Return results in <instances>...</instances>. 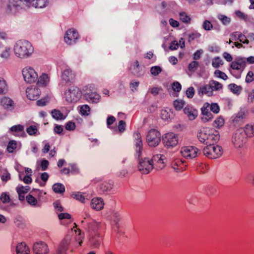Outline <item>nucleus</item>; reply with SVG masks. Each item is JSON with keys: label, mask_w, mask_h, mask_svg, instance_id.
<instances>
[{"label": "nucleus", "mask_w": 254, "mask_h": 254, "mask_svg": "<svg viewBox=\"0 0 254 254\" xmlns=\"http://www.w3.org/2000/svg\"><path fill=\"white\" fill-rule=\"evenodd\" d=\"M48 3V0H9L6 8V12L15 14L22 9L31 6L35 8H43Z\"/></svg>", "instance_id": "nucleus-1"}, {"label": "nucleus", "mask_w": 254, "mask_h": 254, "mask_svg": "<svg viewBox=\"0 0 254 254\" xmlns=\"http://www.w3.org/2000/svg\"><path fill=\"white\" fill-rule=\"evenodd\" d=\"M246 136L249 137L254 136V125H247L245 128H240L233 134L232 141L236 148L243 146L247 140Z\"/></svg>", "instance_id": "nucleus-2"}, {"label": "nucleus", "mask_w": 254, "mask_h": 254, "mask_svg": "<svg viewBox=\"0 0 254 254\" xmlns=\"http://www.w3.org/2000/svg\"><path fill=\"white\" fill-rule=\"evenodd\" d=\"M34 47L31 43L25 40L17 41L14 46L15 56L21 59L30 57L34 52Z\"/></svg>", "instance_id": "nucleus-3"}, {"label": "nucleus", "mask_w": 254, "mask_h": 254, "mask_svg": "<svg viewBox=\"0 0 254 254\" xmlns=\"http://www.w3.org/2000/svg\"><path fill=\"white\" fill-rule=\"evenodd\" d=\"M199 141L204 144L210 145L215 143L219 139L218 132L213 129L204 128L197 134Z\"/></svg>", "instance_id": "nucleus-4"}, {"label": "nucleus", "mask_w": 254, "mask_h": 254, "mask_svg": "<svg viewBox=\"0 0 254 254\" xmlns=\"http://www.w3.org/2000/svg\"><path fill=\"white\" fill-rule=\"evenodd\" d=\"M222 148L220 146L214 144L208 145L203 149V154L210 159L219 158L222 155Z\"/></svg>", "instance_id": "nucleus-5"}, {"label": "nucleus", "mask_w": 254, "mask_h": 254, "mask_svg": "<svg viewBox=\"0 0 254 254\" xmlns=\"http://www.w3.org/2000/svg\"><path fill=\"white\" fill-rule=\"evenodd\" d=\"M82 93L80 89L75 86H72L66 90L64 93L65 100L70 103L77 102L81 98Z\"/></svg>", "instance_id": "nucleus-6"}, {"label": "nucleus", "mask_w": 254, "mask_h": 254, "mask_svg": "<svg viewBox=\"0 0 254 254\" xmlns=\"http://www.w3.org/2000/svg\"><path fill=\"white\" fill-rule=\"evenodd\" d=\"M161 141V134L156 129L150 130L146 135V141L149 146H157Z\"/></svg>", "instance_id": "nucleus-7"}, {"label": "nucleus", "mask_w": 254, "mask_h": 254, "mask_svg": "<svg viewBox=\"0 0 254 254\" xmlns=\"http://www.w3.org/2000/svg\"><path fill=\"white\" fill-rule=\"evenodd\" d=\"M22 71L26 82L32 83L37 81L38 74L32 67L30 66L25 67L22 69Z\"/></svg>", "instance_id": "nucleus-8"}, {"label": "nucleus", "mask_w": 254, "mask_h": 254, "mask_svg": "<svg viewBox=\"0 0 254 254\" xmlns=\"http://www.w3.org/2000/svg\"><path fill=\"white\" fill-rule=\"evenodd\" d=\"M181 154L187 159H192L200 154L201 151L197 147L193 146H185L181 148Z\"/></svg>", "instance_id": "nucleus-9"}, {"label": "nucleus", "mask_w": 254, "mask_h": 254, "mask_svg": "<svg viewBox=\"0 0 254 254\" xmlns=\"http://www.w3.org/2000/svg\"><path fill=\"white\" fill-rule=\"evenodd\" d=\"M162 142L168 148L175 146L178 143V135L173 132L167 133L163 137Z\"/></svg>", "instance_id": "nucleus-10"}, {"label": "nucleus", "mask_w": 254, "mask_h": 254, "mask_svg": "<svg viewBox=\"0 0 254 254\" xmlns=\"http://www.w3.org/2000/svg\"><path fill=\"white\" fill-rule=\"evenodd\" d=\"M139 171L143 174H148L153 168V164L148 158H144L139 160Z\"/></svg>", "instance_id": "nucleus-11"}, {"label": "nucleus", "mask_w": 254, "mask_h": 254, "mask_svg": "<svg viewBox=\"0 0 254 254\" xmlns=\"http://www.w3.org/2000/svg\"><path fill=\"white\" fill-rule=\"evenodd\" d=\"M78 37L79 35L76 30L69 29L66 32L64 39L66 44L71 45L76 43Z\"/></svg>", "instance_id": "nucleus-12"}, {"label": "nucleus", "mask_w": 254, "mask_h": 254, "mask_svg": "<svg viewBox=\"0 0 254 254\" xmlns=\"http://www.w3.org/2000/svg\"><path fill=\"white\" fill-rule=\"evenodd\" d=\"M246 66V58L238 57L232 62L231 67L234 70H237L242 72Z\"/></svg>", "instance_id": "nucleus-13"}, {"label": "nucleus", "mask_w": 254, "mask_h": 254, "mask_svg": "<svg viewBox=\"0 0 254 254\" xmlns=\"http://www.w3.org/2000/svg\"><path fill=\"white\" fill-rule=\"evenodd\" d=\"M33 251L35 254H47L49 252V250L46 243L38 242L33 244Z\"/></svg>", "instance_id": "nucleus-14"}, {"label": "nucleus", "mask_w": 254, "mask_h": 254, "mask_svg": "<svg viewBox=\"0 0 254 254\" xmlns=\"http://www.w3.org/2000/svg\"><path fill=\"white\" fill-rule=\"evenodd\" d=\"M166 157L164 155L161 154H156L153 155L151 160L152 163L153 164V168H156L158 169H163L165 165L164 160Z\"/></svg>", "instance_id": "nucleus-15"}, {"label": "nucleus", "mask_w": 254, "mask_h": 254, "mask_svg": "<svg viewBox=\"0 0 254 254\" xmlns=\"http://www.w3.org/2000/svg\"><path fill=\"white\" fill-rule=\"evenodd\" d=\"M133 137L136 153L138 157H139L141 156L143 148L141 136L138 132H135L133 133Z\"/></svg>", "instance_id": "nucleus-16"}, {"label": "nucleus", "mask_w": 254, "mask_h": 254, "mask_svg": "<svg viewBox=\"0 0 254 254\" xmlns=\"http://www.w3.org/2000/svg\"><path fill=\"white\" fill-rule=\"evenodd\" d=\"M26 93L27 97L29 100H35L39 98L41 91L39 88L35 87L27 88Z\"/></svg>", "instance_id": "nucleus-17"}, {"label": "nucleus", "mask_w": 254, "mask_h": 254, "mask_svg": "<svg viewBox=\"0 0 254 254\" xmlns=\"http://www.w3.org/2000/svg\"><path fill=\"white\" fill-rule=\"evenodd\" d=\"M184 112L189 120L191 121L194 120L197 116V111L191 106L186 107L184 109Z\"/></svg>", "instance_id": "nucleus-18"}, {"label": "nucleus", "mask_w": 254, "mask_h": 254, "mask_svg": "<svg viewBox=\"0 0 254 254\" xmlns=\"http://www.w3.org/2000/svg\"><path fill=\"white\" fill-rule=\"evenodd\" d=\"M0 104L5 109L8 110H12L14 108L13 101L8 97L2 98L0 100Z\"/></svg>", "instance_id": "nucleus-19"}, {"label": "nucleus", "mask_w": 254, "mask_h": 254, "mask_svg": "<svg viewBox=\"0 0 254 254\" xmlns=\"http://www.w3.org/2000/svg\"><path fill=\"white\" fill-rule=\"evenodd\" d=\"M104 205L103 200L101 198H94L92 199L91 202V207L97 211L102 209Z\"/></svg>", "instance_id": "nucleus-20"}, {"label": "nucleus", "mask_w": 254, "mask_h": 254, "mask_svg": "<svg viewBox=\"0 0 254 254\" xmlns=\"http://www.w3.org/2000/svg\"><path fill=\"white\" fill-rule=\"evenodd\" d=\"M16 254H29L30 249L24 242L18 243L16 247Z\"/></svg>", "instance_id": "nucleus-21"}, {"label": "nucleus", "mask_w": 254, "mask_h": 254, "mask_svg": "<svg viewBox=\"0 0 254 254\" xmlns=\"http://www.w3.org/2000/svg\"><path fill=\"white\" fill-rule=\"evenodd\" d=\"M71 240V237L68 235L65 237V238L61 243L59 248V252L60 253H64L66 252L68 249V246L70 243Z\"/></svg>", "instance_id": "nucleus-22"}, {"label": "nucleus", "mask_w": 254, "mask_h": 254, "mask_svg": "<svg viewBox=\"0 0 254 254\" xmlns=\"http://www.w3.org/2000/svg\"><path fill=\"white\" fill-rule=\"evenodd\" d=\"M84 97L87 100L94 103L98 102L100 98V95L95 92H86Z\"/></svg>", "instance_id": "nucleus-23"}, {"label": "nucleus", "mask_w": 254, "mask_h": 254, "mask_svg": "<svg viewBox=\"0 0 254 254\" xmlns=\"http://www.w3.org/2000/svg\"><path fill=\"white\" fill-rule=\"evenodd\" d=\"M211 88L209 84L200 87L198 89V94L200 96H202L203 94H206L208 96H212L213 95V91Z\"/></svg>", "instance_id": "nucleus-24"}, {"label": "nucleus", "mask_w": 254, "mask_h": 254, "mask_svg": "<svg viewBox=\"0 0 254 254\" xmlns=\"http://www.w3.org/2000/svg\"><path fill=\"white\" fill-rule=\"evenodd\" d=\"M62 78L66 82H70L74 78V75L70 69H66L63 72Z\"/></svg>", "instance_id": "nucleus-25"}, {"label": "nucleus", "mask_w": 254, "mask_h": 254, "mask_svg": "<svg viewBox=\"0 0 254 254\" xmlns=\"http://www.w3.org/2000/svg\"><path fill=\"white\" fill-rule=\"evenodd\" d=\"M37 80L38 85L45 87L49 83L50 79L48 75L46 73H43Z\"/></svg>", "instance_id": "nucleus-26"}, {"label": "nucleus", "mask_w": 254, "mask_h": 254, "mask_svg": "<svg viewBox=\"0 0 254 254\" xmlns=\"http://www.w3.org/2000/svg\"><path fill=\"white\" fill-rule=\"evenodd\" d=\"M88 230L90 232H96L99 227V223L95 221L94 220L90 219L87 221Z\"/></svg>", "instance_id": "nucleus-27"}, {"label": "nucleus", "mask_w": 254, "mask_h": 254, "mask_svg": "<svg viewBox=\"0 0 254 254\" xmlns=\"http://www.w3.org/2000/svg\"><path fill=\"white\" fill-rule=\"evenodd\" d=\"M11 131L15 132L18 133V135L25 136L26 135L24 131V127L22 125H18L12 126L10 128Z\"/></svg>", "instance_id": "nucleus-28"}, {"label": "nucleus", "mask_w": 254, "mask_h": 254, "mask_svg": "<svg viewBox=\"0 0 254 254\" xmlns=\"http://www.w3.org/2000/svg\"><path fill=\"white\" fill-rule=\"evenodd\" d=\"M113 186V182H105L100 185V189L103 192H108V191H110L112 189Z\"/></svg>", "instance_id": "nucleus-29"}, {"label": "nucleus", "mask_w": 254, "mask_h": 254, "mask_svg": "<svg viewBox=\"0 0 254 254\" xmlns=\"http://www.w3.org/2000/svg\"><path fill=\"white\" fill-rule=\"evenodd\" d=\"M52 189L55 192L57 193H63L65 191L64 186L61 183H56L53 187Z\"/></svg>", "instance_id": "nucleus-30"}, {"label": "nucleus", "mask_w": 254, "mask_h": 254, "mask_svg": "<svg viewBox=\"0 0 254 254\" xmlns=\"http://www.w3.org/2000/svg\"><path fill=\"white\" fill-rule=\"evenodd\" d=\"M229 89L234 94L239 95L242 90V87L241 86H238L234 83L230 84L228 85Z\"/></svg>", "instance_id": "nucleus-31"}, {"label": "nucleus", "mask_w": 254, "mask_h": 254, "mask_svg": "<svg viewBox=\"0 0 254 254\" xmlns=\"http://www.w3.org/2000/svg\"><path fill=\"white\" fill-rule=\"evenodd\" d=\"M209 84L210 85V86H211V88L212 89L213 91L214 90H219L222 89L223 87V85L221 83L215 80L210 81L209 82Z\"/></svg>", "instance_id": "nucleus-32"}, {"label": "nucleus", "mask_w": 254, "mask_h": 254, "mask_svg": "<svg viewBox=\"0 0 254 254\" xmlns=\"http://www.w3.org/2000/svg\"><path fill=\"white\" fill-rule=\"evenodd\" d=\"M8 91V86L6 81L2 78H0V94H5Z\"/></svg>", "instance_id": "nucleus-33"}, {"label": "nucleus", "mask_w": 254, "mask_h": 254, "mask_svg": "<svg viewBox=\"0 0 254 254\" xmlns=\"http://www.w3.org/2000/svg\"><path fill=\"white\" fill-rule=\"evenodd\" d=\"M90 242L94 248H98L101 243V238L99 236H95L90 238Z\"/></svg>", "instance_id": "nucleus-34"}, {"label": "nucleus", "mask_w": 254, "mask_h": 254, "mask_svg": "<svg viewBox=\"0 0 254 254\" xmlns=\"http://www.w3.org/2000/svg\"><path fill=\"white\" fill-rule=\"evenodd\" d=\"M11 49L8 47H5L4 49L1 52L0 54V57L4 59L7 60L10 56Z\"/></svg>", "instance_id": "nucleus-35"}, {"label": "nucleus", "mask_w": 254, "mask_h": 254, "mask_svg": "<svg viewBox=\"0 0 254 254\" xmlns=\"http://www.w3.org/2000/svg\"><path fill=\"white\" fill-rule=\"evenodd\" d=\"M180 19L185 23H190L191 18L186 12H181L179 13Z\"/></svg>", "instance_id": "nucleus-36"}, {"label": "nucleus", "mask_w": 254, "mask_h": 254, "mask_svg": "<svg viewBox=\"0 0 254 254\" xmlns=\"http://www.w3.org/2000/svg\"><path fill=\"white\" fill-rule=\"evenodd\" d=\"M51 114L53 118L57 120L64 119L63 114L58 110L54 109L52 110Z\"/></svg>", "instance_id": "nucleus-37"}, {"label": "nucleus", "mask_w": 254, "mask_h": 254, "mask_svg": "<svg viewBox=\"0 0 254 254\" xmlns=\"http://www.w3.org/2000/svg\"><path fill=\"white\" fill-rule=\"evenodd\" d=\"M26 131L30 135H35L38 131V127L35 125H31L27 128Z\"/></svg>", "instance_id": "nucleus-38"}, {"label": "nucleus", "mask_w": 254, "mask_h": 254, "mask_svg": "<svg viewBox=\"0 0 254 254\" xmlns=\"http://www.w3.org/2000/svg\"><path fill=\"white\" fill-rule=\"evenodd\" d=\"M140 67L139 65V63L137 61H136L134 64L132 65L131 69H132V72L133 74L137 76H141V74L139 72V69Z\"/></svg>", "instance_id": "nucleus-39"}, {"label": "nucleus", "mask_w": 254, "mask_h": 254, "mask_svg": "<svg viewBox=\"0 0 254 254\" xmlns=\"http://www.w3.org/2000/svg\"><path fill=\"white\" fill-rule=\"evenodd\" d=\"M185 101L182 100H176L174 101V106L176 110H181L185 105Z\"/></svg>", "instance_id": "nucleus-40"}, {"label": "nucleus", "mask_w": 254, "mask_h": 254, "mask_svg": "<svg viewBox=\"0 0 254 254\" xmlns=\"http://www.w3.org/2000/svg\"><path fill=\"white\" fill-rule=\"evenodd\" d=\"M218 18L225 25L229 24L231 22V18L230 17L223 14H219Z\"/></svg>", "instance_id": "nucleus-41"}, {"label": "nucleus", "mask_w": 254, "mask_h": 254, "mask_svg": "<svg viewBox=\"0 0 254 254\" xmlns=\"http://www.w3.org/2000/svg\"><path fill=\"white\" fill-rule=\"evenodd\" d=\"M27 202L32 206H36L37 204V200L31 194H29L26 197Z\"/></svg>", "instance_id": "nucleus-42"}, {"label": "nucleus", "mask_w": 254, "mask_h": 254, "mask_svg": "<svg viewBox=\"0 0 254 254\" xmlns=\"http://www.w3.org/2000/svg\"><path fill=\"white\" fill-rule=\"evenodd\" d=\"M17 147V143L15 140H11L9 142L7 147V150L9 153H12L14 150Z\"/></svg>", "instance_id": "nucleus-43"}, {"label": "nucleus", "mask_w": 254, "mask_h": 254, "mask_svg": "<svg viewBox=\"0 0 254 254\" xmlns=\"http://www.w3.org/2000/svg\"><path fill=\"white\" fill-rule=\"evenodd\" d=\"M222 64H223V62L219 57H217L213 59L212 65L214 67L218 68L220 65Z\"/></svg>", "instance_id": "nucleus-44"}, {"label": "nucleus", "mask_w": 254, "mask_h": 254, "mask_svg": "<svg viewBox=\"0 0 254 254\" xmlns=\"http://www.w3.org/2000/svg\"><path fill=\"white\" fill-rule=\"evenodd\" d=\"M1 179L3 182H6L10 179V174L7 170H3L1 174Z\"/></svg>", "instance_id": "nucleus-45"}, {"label": "nucleus", "mask_w": 254, "mask_h": 254, "mask_svg": "<svg viewBox=\"0 0 254 254\" xmlns=\"http://www.w3.org/2000/svg\"><path fill=\"white\" fill-rule=\"evenodd\" d=\"M245 180L247 182L254 186V172L248 173L245 177Z\"/></svg>", "instance_id": "nucleus-46"}, {"label": "nucleus", "mask_w": 254, "mask_h": 254, "mask_svg": "<svg viewBox=\"0 0 254 254\" xmlns=\"http://www.w3.org/2000/svg\"><path fill=\"white\" fill-rule=\"evenodd\" d=\"M224 119L222 117H219L214 121L213 126L219 128L222 127L224 125Z\"/></svg>", "instance_id": "nucleus-47"}, {"label": "nucleus", "mask_w": 254, "mask_h": 254, "mask_svg": "<svg viewBox=\"0 0 254 254\" xmlns=\"http://www.w3.org/2000/svg\"><path fill=\"white\" fill-rule=\"evenodd\" d=\"M245 116L246 115L245 112L244 111H240L237 114V115L233 119V121L234 122H238L240 120L245 118Z\"/></svg>", "instance_id": "nucleus-48"}, {"label": "nucleus", "mask_w": 254, "mask_h": 254, "mask_svg": "<svg viewBox=\"0 0 254 254\" xmlns=\"http://www.w3.org/2000/svg\"><path fill=\"white\" fill-rule=\"evenodd\" d=\"M214 75L216 77L221 78L223 80H226L228 78L227 75L220 70H216L214 72Z\"/></svg>", "instance_id": "nucleus-49"}, {"label": "nucleus", "mask_w": 254, "mask_h": 254, "mask_svg": "<svg viewBox=\"0 0 254 254\" xmlns=\"http://www.w3.org/2000/svg\"><path fill=\"white\" fill-rule=\"evenodd\" d=\"M162 71V68L159 66H152L150 69L151 73L154 75H158Z\"/></svg>", "instance_id": "nucleus-50"}, {"label": "nucleus", "mask_w": 254, "mask_h": 254, "mask_svg": "<svg viewBox=\"0 0 254 254\" xmlns=\"http://www.w3.org/2000/svg\"><path fill=\"white\" fill-rule=\"evenodd\" d=\"M90 111V108L87 105H84L80 107V113L83 115H88Z\"/></svg>", "instance_id": "nucleus-51"}, {"label": "nucleus", "mask_w": 254, "mask_h": 254, "mask_svg": "<svg viewBox=\"0 0 254 254\" xmlns=\"http://www.w3.org/2000/svg\"><path fill=\"white\" fill-rule=\"evenodd\" d=\"M161 118L162 120L167 121L170 118V114L167 110H162L161 111Z\"/></svg>", "instance_id": "nucleus-52"}, {"label": "nucleus", "mask_w": 254, "mask_h": 254, "mask_svg": "<svg viewBox=\"0 0 254 254\" xmlns=\"http://www.w3.org/2000/svg\"><path fill=\"white\" fill-rule=\"evenodd\" d=\"M198 66V63L196 61H192L191 62L188 66L189 70L190 71H194Z\"/></svg>", "instance_id": "nucleus-53"}, {"label": "nucleus", "mask_w": 254, "mask_h": 254, "mask_svg": "<svg viewBox=\"0 0 254 254\" xmlns=\"http://www.w3.org/2000/svg\"><path fill=\"white\" fill-rule=\"evenodd\" d=\"M0 200L3 203H6L9 202L10 198L9 195L5 192H3L1 193L0 196Z\"/></svg>", "instance_id": "nucleus-54"}, {"label": "nucleus", "mask_w": 254, "mask_h": 254, "mask_svg": "<svg viewBox=\"0 0 254 254\" xmlns=\"http://www.w3.org/2000/svg\"><path fill=\"white\" fill-rule=\"evenodd\" d=\"M254 80V73L252 71H249L247 73L245 81L247 83H249Z\"/></svg>", "instance_id": "nucleus-55"}, {"label": "nucleus", "mask_w": 254, "mask_h": 254, "mask_svg": "<svg viewBox=\"0 0 254 254\" xmlns=\"http://www.w3.org/2000/svg\"><path fill=\"white\" fill-rule=\"evenodd\" d=\"M210 110L214 113L217 114L220 111L219 106L217 103H212L210 107Z\"/></svg>", "instance_id": "nucleus-56"}, {"label": "nucleus", "mask_w": 254, "mask_h": 254, "mask_svg": "<svg viewBox=\"0 0 254 254\" xmlns=\"http://www.w3.org/2000/svg\"><path fill=\"white\" fill-rule=\"evenodd\" d=\"M202 27L205 30H210L212 28L213 25L209 20H205L203 22Z\"/></svg>", "instance_id": "nucleus-57"}, {"label": "nucleus", "mask_w": 254, "mask_h": 254, "mask_svg": "<svg viewBox=\"0 0 254 254\" xmlns=\"http://www.w3.org/2000/svg\"><path fill=\"white\" fill-rule=\"evenodd\" d=\"M29 189H30V188L28 186L17 187L16 188V191H17V192H19L20 193L25 194L28 191V190H29Z\"/></svg>", "instance_id": "nucleus-58"}, {"label": "nucleus", "mask_w": 254, "mask_h": 254, "mask_svg": "<svg viewBox=\"0 0 254 254\" xmlns=\"http://www.w3.org/2000/svg\"><path fill=\"white\" fill-rule=\"evenodd\" d=\"M139 84V81L136 80H132L129 84V86L132 92H134V91L136 90V89L138 87Z\"/></svg>", "instance_id": "nucleus-59"}, {"label": "nucleus", "mask_w": 254, "mask_h": 254, "mask_svg": "<svg viewBox=\"0 0 254 254\" xmlns=\"http://www.w3.org/2000/svg\"><path fill=\"white\" fill-rule=\"evenodd\" d=\"M213 118V116L211 114V113L210 112L208 114H206L203 115L201 117V120L203 122L205 123V122L210 121Z\"/></svg>", "instance_id": "nucleus-60"}, {"label": "nucleus", "mask_w": 254, "mask_h": 254, "mask_svg": "<svg viewBox=\"0 0 254 254\" xmlns=\"http://www.w3.org/2000/svg\"><path fill=\"white\" fill-rule=\"evenodd\" d=\"M172 89L174 91L179 92L182 89V86L179 82L175 81L172 84Z\"/></svg>", "instance_id": "nucleus-61"}, {"label": "nucleus", "mask_w": 254, "mask_h": 254, "mask_svg": "<svg viewBox=\"0 0 254 254\" xmlns=\"http://www.w3.org/2000/svg\"><path fill=\"white\" fill-rule=\"evenodd\" d=\"M54 131L55 133H56L59 135L64 134L63 133V132L64 131V128H63V127L60 125H55L54 128Z\"/></svg>", "instance_id": "nucleus-62"}, {"label": "nucleus", "mask_w": 254, "mask_h": 254, "mask_svg": "<svg viewBox=\"0 0 254 254\" xmlns=\"http://www.w3.org/2000/svg\"><path fill=\"white\" fill-rule=\"evenodd\" d=\"M126 124L123 120L119 121L118 125V129L121 132H123L126 129Z\"/></svg>", "instance_id": "nucleus-63"}, {"label": "nucleus", "mask_w": 254, "mask_h": 254, "mask_svg": "<svg viewBox=\"0 0 254 254\" xmlns=\"http://www.w3.org/2000/svg\"><path fill=\"white\" fill-rule=\"evenodd\" d=\"M72 196L73 198L79 200L80 201L83 202L84 200V196L81 194L80 192H77L75 193H73L72 194Z\"/></svg>", "instance_id": "nucleus-64"}]
</instances>
